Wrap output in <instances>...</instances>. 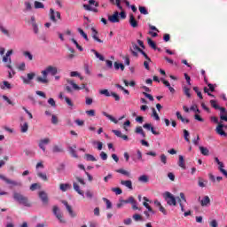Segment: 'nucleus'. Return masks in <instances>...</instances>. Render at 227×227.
Wrapping results in <instances>:
<instances>
[{
    "instance_id": "864d4df0",
    "label": "nucleus",
    "mask_w": 227,
    "mask_h": 227,
    "mask_svg": "<svg viewBox=\"0 0 227 227\" xmlns=\"http://www.w3.org/2000/svg\"><path fill=\"white\" fill-rule=\"evenodd\" d=\"M37 176H39V178H42L43 182H47L49 180V178L47 177V174H43L42 172L38 173Z\"/></svg>"
},
{
    "instance_id": "473e14b6",
    "label": "nucleus",
    "mask_w": 227,
    "mask_h": 227,
    "mask_svg": "<svg viewBox=\"0 0 227 227\" xmlns=\"http://www.w3.org/2000/svg\"><path fill=\"white\" fill-rule=\"evenodd\" d=\"M184 140L186 141V143H191V134L189 133V131L187 129H184Z\"/></svg>"
},
{
    "instance_id": "0e129e2a",
    "label": "nucleus",
    "mask_w": 227,
    "mask_h": 227,
    "mask_svg": "<svg viewBox=\"0 0 227 227\" xmlns=\"http://www.w3.org/2000/svg\"><path fill=\"white\" fill-rule=\"evenodd\" d=\"M85 196L89 199L91 200L93 198V192L87 190L85 192Z\"/></svg>"
},
{
    "instance_id": "69168bd1",
    "label": "nucleus",
    "mask_w": 227,
    "mask_h": 227,
    "mask_svg": "<svg viewBox=\"0 0 227 227\" xmlns=\"http://www.w3.org/2000/svg\"><path fill=\"white\" fill-rule=\"evenodd\" d=\"M65 100L67 106H69V107H74V103L72 102V99H70L68 97H66Z\"/></svg>"
},
{
    "instance_id": "ddd939ff",
    "label": "nucleus",
    "mask_w": 227,
    "mask_h": 227,
    "mask_svg": "<svg viewBox=\"0 0 227 227\" xmlns=\"http://www.w3.org/2000/svg\"><path fill=\"white\" fill-rule=\"evenodd\" d=\"M223 129H224V124L218 123V125L215 129V132H216V134H219V136H224V137H226L227 134L224 132V130Z\"/></svg>"
},
{
    "instance_id": "a18cd8bd",
    "label": "nucleus",
    "mask_w": 227,
    "mask_h": 227,
    "mask_svg": "<svg viewBox=\"0 0 227 227\" xmlns=\"http://www.w3.org/2000/svg\"><path fill=\"white\" fill-rule=\"evenodd\" d=\"M112 192H115L117 196L123 193V191L120 187L112 188Z\"/></svg>"
},
{
    "instance_id": "ea45409f",
    "label": "nucleus",
    "mask_w": 227,
    "mask_h": 227,
    "mask_svg": "<svg viewBox=\"0 0 227 227\" xmlns=\"http://www.w3.org/2000/svg\"><path fill=\"white\" fill-rule=\"evenodd\" d=\"M85 159L86 160L88 161H90V162H97V158H95V156L91 155V154H85Z\"/></svg>"
},
{
    "instance_id": "4c0bfd02",
    "label": "nucleus",
    "mask_w": 227,
    "mask_h": 227,
    "mask_svg": "<svg viewBox=\"0 0 227 227\" xmlns=\"http://www.w3.org/2000/svg\"><path fill=\"white\" fill-rule=\"evenodd\" d=\"M116 173H121V175H124V176H128L129 178L130 176V172L123 169V168H119L116 170Z\"/></svg>"
},
{
    "instance_id": "6e6552de",
    "label": "nucleus",
    "mask_w": 227,
    "mask_h": 227,
    "mask_svg": "<svg viewBox=\"0 0 227 227\" xmlns=\"http://www.w3.org/2000/svg\"><path fill=\"white\" fill-rule=\"evenodd\" d=\"M67 82H68V84L73 86V89H74L75 90H86L87 92L90 91V89L86 88V84H84V83L82 85V87H79V85L74 83L73 80H67Z\"/></svg>"
},
{
    "instance_id": "680f3d73",
    "label": "nucleus",
    "mask_w": 227,
    "mask_h": 227,
    "mask_svg": "<svg viewBox=\"0 0 227 227\" xmlns=\"http://www.w3.org/2000/svg\"><path fill=\"white\" fill-rule=\"evenodd\" d=\"M2 98L7 102L10 106H15V103H12L6 95L2 96Z\"/></svg>"
},
{
    "instance_id": "09e8293b",
    "label": "nucleus",
    "mask_w": 227,
    "mask_h": 227,
    "mask_svg": "<svg viewBox=\"0 0 227 227\" xmlns=\"http://www.w3.org/2000/svg\"><path fill=\"white\" fill-rule=\"evenodd\" d=\"M71 41L73 42V43H74V45L80 51V52H82L84 51L82 46L79 45V43H77V41L75 39L73 38V39H71Z\"/></svg>"
},
{
    "instance_id": "cd10ccee",
    "label": "nucleus",
    "mask_w": 227,
    "mask_h": 227,
    "mask_svg": "<svg viewBox=\"0 0 227 227\" xmlns=\"http://www.w3.org/2000/svg\"><path fill=\"white\" fill-rule=\"evenodd\" d=\"M34 7L35 10H40L45 8V5L42 2L35 1Z\"/></svg>"
},
{
    "instance_id": "603ef678",
    "label": "nucleus",
    "mask_w": 227,
    "mask_h": 227,
    "mask_svg": "<svg viewBox=\"0 0 227 227\" xmlns=\"http://www.w3.org/2000/svg\"><path fill=\"white\" fill-rule=\"evenodd\" d=\"M138 10L142 15H148V10H146V7L145 6H139Z\"/></svg>"
},
{
    "instance_id": "b1692460",
    "label": "nucleus",
    "mask_w": 227,
    "mask_h": 227,
    "mask_svg": "<svg viewBox=\"0 0 227 227\" xmlns=\"http://www.w3.org/2000/svg\"><path fill=\"white\" fill-rule=\"evenodd\" d=\"M103 116H106V118H107L108 120H110V121H113V123H118V120H116L114 117H113V115L107 114V112H103L102 113Z\"/></svg>"
},
{
    "instance_id": "e433bc0d",
    "label": "nucleus",
    "mask_w": 227,
    "mask_h": 227,
    "mask_svg": "<svg viewBox=\"0 0 227 227\" xmlns=\"http://www.w3.org/2000/svg\"><path fill=\"white\" fill-rule=\"evenodd\" d=\"M91 52H94L96 58H98V59H99L100 61H106V58H104L102 54L98 53L97 50H91Z\"/></svg>"
},
{
    "instance_id": "a211bd4d",
    "label": "nucleus",
    "mask_w": 227,
    "mask_h": 227,
    "mask_svg": "<svg viewBox=\"0 0 227 227\" xmlns=\"http://www.w3.org/2000/svg\"><path fill=\"white\" fill-rule=\"evenodd\" d=\"M201 207H209L210 205V197L208 195H206L202 198L200 200Z\"/></svg>"
},
{
    "instance_id": "5fc2aeb1",
    "label": "nucleus",
    "mask_w": 227,
    "mask_h": 227,
    "mask_svg": "<svg viewBox=\"0 0 227 227\" xmlns=\"http://www.w3.org/2000/svg\"><path fill=\"white\" fill-rule=\"evenodd\" d=\"M136 201L134 197H129V199L123 200H121V203H130L131 205Z\"/></svg>"
},
{
    "instance_id": "6ab92c4d",
    "label": "nucleus",
    "mask_w": 227,
    "mask_h": 227,
    "mask_svg": "<svg viewBox=\"0 0 227 227\" xmlns=\"http://www.w3.org/2000/svg\"><path fill=\"white\" fill-rule=\"evenodd\" d=\"M73 189H74L75 192H77V194H79L80 196H84V192L81 190L79 184H77L76 182L73 183Z\"/></svg>"
},
{
    "instance_id": "4d7b16f0",
    "label": "nucleus",
    "mask_w": 227,
    "mask_h": 227,
    "mask_svg": "<svg viewBox=\"0 0 227 227\" xmlns=\"http://www.w3.org/2000/svg\"><path fill=\"white\" fill-rule=\"evenodd\" d=\"M100 95H105V97H111V93L109 92V90L107 89L105 90H101L99 91Z\"/></svg>"
},
{
    "instance_id": "de8ad7c7",
    "label": "nucleus",
    "mask_w": 227,
    "mask_h": 227,
    "mask_svg": "<svg viewBox=\"0 0 227 227\" xmlns=\"http://www.w3.org/2000/svg\"><path fill=\"white\" fill-rule=\"evenodd\" d=\"M103 201H105L107 209L113 208V203L107 198H103Z\"/></svg>"
},
{
    "instance_id": "3c124183",
    "label": "nucleus",
    "mask_w": 227,
    "mask_h": 227,
    "mask_svg": "<svg viewBox=\"0 0 227 227\" xmlns=\"http://www.w3.org/2000/svg\"><path fill=\"white\" fill-rule=\"evenodd\" d=\"M211 107L214 109H220L219 105H217V101L215 99H211L210 100Z\"/></svg>"
},
{
    "instance_id": "7c9ffc66",
    "label": "nucleus",
    "mask_w": 227,
    "mask_h": 227,
    "mask_svg": "<svg viewBox=\"0 0 227 227\" xmlns=\"http://www.w3.org/2000/svg\"><path fill=\"white\" fill-rule=\"evenodd\" d=\"M200 151L202 155H205V156L210 155V151L207 147L200 146Z\"/></svg>"
},
{
    "instance_id": "e2e57ef3",
    "label": "nucleus",
    "mask_w": 227,
    "mask_h": 227,
    "mask_svg": "<svg viewBox=\"0 0 227 227\" xmlns=\"http://www.w3.org/2000/svg\"><path fill=\"white\" fill-rule=\"evenodd\" d=\"M133 219H134V221H143V216H141V215H139V214H135L134 215H133Z\"/></svg>"
},
{
    "instance_id": "c9c22d12",
    "label": "nucleus",
    "mask_w": 227,
    "mask_h": 227,
    "mask_svg": "<svg viewBox=\"0 0 227 227\" xmlns=\"http://www.w3.org/2000/svg\"><path fill=\"white\" fill-rule=\"evenodd\" d=\"M110 3H112V4H115L119 10H123V7L121 6V0H110Z\"/></svg>"
},
{
    "instance_id": "a19ab883",
    "label": "nucleus",
    "mask_w": 227,
    "mask_h": 227,
    "mask_svg": "<svg viewBox=\"0 0 227 227\" xmlns=\"http://www.w3.org/2000/svg\"><path fill=\"white\" fill-rule=\"evenodd\" d=\"M209 180H211V182L213 183H215V180L216 182H221V180H223V176H217L216 179H215V176H214V175L212 174H209Z\"/></svg>"
},
{
    "instance_id": "2eb2a0df",
    "label": "nucleus",
    "mask_w": 227,
    "mask_h": 227,
    "mask_svg": "<svg viewBox=\"0 0 227 227\" xmlns=\"http://www.w3.org/2000/svg\"><path fill=\"white\" fill-rule=\"evenodd\" d=\"M39 198L43 203V205H49V197L45 193V192H39Z\"/></svg>"
},
{
    "instance_id": "338daca9",
    "label": "nucleus",
    "mask_w": 227,
    "mask_h": 227,
    "mask_svg": "<svg viewBox=\"0 0 227 227\" xmlns=\"http://www.w3.org/2000/svg\"><path fill=\"white\" fill-rule=\"evenodd\" d=\"M48 104H50V106H51V107H56V101L52 98H50L48 99Z\"/></svg>"
},
{
    "instance_id": "393cba45",
    "label": "nucleus",
    "mask_w": 227,
    "mask_h": 227,
    "mask_svg": "<svg viewBox=\"0 0 227 227\" xmlns=\"http://www.w3.org/2000/svg\"><path fill=\"white\" fill-rule=\"evenodd\" d=\"M179 168H181L182 169H185V160H184V156L183 155H179V160L177 162Z\"/></svg>"
},
{
    "instance_id": "1a4fd4ad",
    "label": "nucleus",
    "mask_w": 227,
    "mask_h": 227,
    "mask_svg": "<svg viewBox=\"0 0 227 227\" xmlns=\"http://www.w3.org/2000/svg\"><path fill=\"white\" fill-rule=\"evenodd\" d=\"M49 143H51V138H43L39 140L38 146L41 150H43V152H45V145H49Z\"/></svg>"
},
{
    "instance_id": "aec40b11",
    "label": "nucleus",
    "mask_w": 227,
    "mask_h": 227,
    "mask_svg": "<svg viewBox=\"0 0 227 227\" xmlns=\"http://www.w3.org/2000/svg\"><path fill=\"white\" fill-rule=\"evenodd\" d=\"M121 184L122 185H124V187H127L128 189H129V191H132V189H134L132 187V181L131 180H121Z\"/></svg>"
},
{
    "instance_id": "72a5a7b5",
    "label": "nucleus",
    "mask_w": 227,
    "mask_h": 227,
    "mask_svg": "<svg viewBox=\"0 0 227 227\" xmlns=\"http://www.w3.org/2000/svg\"><path fill=\"white\" fill-rule=\"evenodd\" d=\"M0 31L5 36H10V31L6 29V27H4V26H3L2 23H0Z\"/></svg>"
},
{
    "instance_id": "423d86ee",
    "label": "nucleus",
    "mask_w": 227,
    "mask_h": 227,
    "mask_svg": "<svg viewBox=\"0 0 227 227\" xmlns=\"http://www.w3.org/2000/svg\"><path fill=\"white\" fill-rule=\"evenodd\" d=\"M27 77L21 76L20 79L21 81H23V84H30L31 81H33L35 79V77H36V74L35 73H28L27 74Z\"/></svg>"
},
{
    "instance_id": "4468645a",
    "label": "nucleus",
    "mask_w": 227,
    "mask_h": 227,
    "mask_svg": "<svg viewBox=\"0 0 227 227\" xmlns=\"http://www.w3.org/2000/svg\"><path fill=\"white\" fill-rule=\"evenodd\" d=\"M52 153H65V149L63 145H54L51 148Z\"/></svg>"
},
{
    "instance_id": "58836bf2",
    "label": "nucleus",
    "mask_w": 227,
    "mask_h": 227,
    "mask_svg": "<svg viewBox=\"0 0 227 227\" xmlns=\"http://www.w3.org/2000/svg\"><path fill=\"white\" fill-rule=\"evenodd\" d=\"M114 65L115 70H120V68H121V72H123V70H125V66L121 63L114 62Z\"/></svg>"
},
{
    "instance_id": "c756f323",
    "label": "nucleus",
    "mask_w": 227,
    "mask_h": 227,
    "mask_svg": "<svg viewBox=\"0 0 227 227\" xmlns=\"http://www.w3.org/2000/svg\"><path fill=\"white\" fill-rule=\"evenodd\" d=\"M1 90H12V84L10 82L4 81L3 84L0 85Z\"/></svg>"
},
{
    "instance_id": "79ce46f5",
    "label": "nucleus",
    "mask_w": 227,
    "mask_h": 227,
    "mask_svg": "<svg viewBox=\"0 0 227 227\" xmlns=\"http://www.w3.org/2000/svg\"><path fill=\"white\" fill-rule=\"evenodd\" d=\"M138 182H142L143 184H148V176L142 175L138 177Z\"/></svg>"
},
{
    "instance_id": "c03bdc74",
    "label": "nucleus",
    "mask_w": 227,
    "mask_h": 227,
    "mask_svg": "<svg viewBox=\"0 0 227 227\" xmlns=\"http://www.w3.org/2000/svg\"><path fill=\"white\" fill-rule=\"evenodd\" d=\"M20 127H21V132L24 134L27 132L29 129V124L27 122H25L24 124H21Z\"/></svg>"
},
{
    "instance_id": "bf43d9fd",
    "label": "nucleus",
    "mask_w": 227,
    "mask_h": 227,
    "mask_svg": "<svg viewBox=\"0 0 227 227\" xmlns=\"http://www.w3.org/2000/svg\"><path fill=\"white\" fill-rule=\"evenodd\" d=\"M25 12H31L33 10V6H31V3L25 2Z\"/></svg>"
},
{
    "instance_id": "f03ea898",
    "label": "nucleus",
    "mask_w": 227,
    "mask_h": 227,
    "mask_svg": "<svg viewBox=\"0 0 227 227\" xmlns=\"http://www.w3.org/2000/svg\"><path fill=\"white\" fill-rule=\"evenodd\" d=\"M163 198L165 201H167V204L169 205V207H176V199H175V196H173L171 192H166L163 195Z\"/></svg>"
},
{
    "instance_id": "774afa93",
    "label": "nucleus",
    "mask_w": 227,
    "mask_h": 227,
    "mask_svg": "<svg viewBox=\"0 0 227 227\" xmlns=\"http://www.w3.org/2000/svg\"><path fill=\"white\" fill-rule=\"evenodd\" d=\"M209 226H210V227H217V226H219V224L217 223V220H212V221L209 223Z\"/></svg>"
},
{
    "instance_id": "f8f14e48",
    "label": "nucleus",
    "mask_w": 227,
    "mask_h": 227,
    "mask_svg": "<svg viewBox=\"0 0 227 227\" xmlns=\"http://www.w3.org/2000/svg\"><path fill=\"white\" fill-rule=\"evenodd\" d=\"M143 127L146 129V130H151L152 134H153L154 136H159L160 135V132L156 131L155 128H153V126H152V124L150 123H145L143 125Z\"/></svg>"
},
{
    "instance_id": "6e6d98bb",
    "label": "nucleus",
    "mask_w": 227,
    "mask_h": 227,
    "mask_svg": "<svg viewBox=\"0 0 227 227\" xmlns=\"http://www.w3.org/2000/svg\"><path fill=\"white\" fill-rule=\"evenodd\" d=\"M23 55L25 56V58H27L29 61H33V54H31V52L24 51Z\"/></svg>"
},
{
    "instance_id": "20e7f679",
    "label": "nucleus",
    "mask_w": 227,
    "mask_h": 227,
    "mask_svg": "<svg viewBox=\"0 0 227 227\" xmlns=\"http://www.w3.org/2000/svg\"><path fill=\"white\" fill-rule=\"evenodd\" d=\"M53 215L59 221L61 224H65L67 223V220L63 218V214H61V210H59V207L58 206H53L52 207Z\"/></svg>"
},
{
    "instance_id": "c85d7f7f",
    "label": "nucleus",
    "mask_w": 227,
    "mask_h": 227,
    "mask_svg": "<svg viewBox=\"0 0 227 227\" xmlns=\"http://www.w3.org/2000/svg\"><path fill=\"white\" fill-rule=\"evenodd\" d=\"M36 82H41L42 84H49V79L43 76H37Z\"/></svg>"
},
{
    "instance_id": "bb28decb",
    "label": "nucleus",
    "mask_w": 227,
    "mask_h": 227,
    "mask_svg": "<svg viewBox=\"0 0 227 227\" xmlns=\"http://www.w3.org/2000/svg\"><path fill=\"white\" fill-rule=\"evenodd\" d=\"M135 132L136 134H140L142 137H146V133H145V130H143L141 126L137 127Z\"/></svg>"
},
{
    "instance_id": "052dcab7",
    "label": "nucleus",
    "mask_w": 227,
    "mask_h": 227,
    "mask_svg": "<svg viewBox=\"0 0 227 227\" xmlns=\"http://www.w3.org/2000/svg\"><path fill=\"white\" fill-rule=\"evenodd\" d=\"M184 93L188 97V98H191V89L187 87H184Z\"/></svg>"
},
{
    "instance_id": "0eeeda50",
    "label": "nucleus",
    "mask_w": 227,
    "mask_h": 227,
    "mask_svg": "<svg viewBox=\"0 0 227 227\" xmlns=\"http://www.w3.org/2000/svg\"><path fill=\"white\" fill-rule=\"evenodd\" d=\"M109 22L112 24H116L120 22V13L118 12H114L113 15L108 16Z\"/></svg>"
},
{
    "instance_id": "7ed1b4c3",
    "label": "nucleus",
    "mask_w": 227,
    "mask_h": 227,
    "mask_svg": "<svg viewBox=\"0 0 227 227\" xmlns=\"http://www.w3.org/2000/svg\"><path fill=\"white\" fill-rule=\"evenodd\" d=\"M91 6H96V8H93ZM84 10L87 12H94V13H98V2L95 0H89V4H83Z\"/></svg>"
},
{
    "instance_id": "9d476101",
    "label": "nucleus",
    "mask_w": 227,
    "mask_h": 227,
    "mask_svg": "<svg viewBox=\"0 0 227 227\" xmlns=\"http://www.w3.org/2000/svg\"><path fill=\"white\" fill-rule=\"evenodd\" d=\"M61 203L65 205L69 215H71L72 217H75L77 215H75V213H74V209H72V206H69L67 200H62Z\"/></svg>"
},
{
    "instance_id": "f257e3e1",
    "label": "nucleus",
    "mask_w": 227,
    "mask_h": 227,
    "mask_svg": "<svg viewBox=\"0 0 227 227\" xmlns=\"http://www.w3.org/2000/svg\"><path fill=\"white\" fill-rule=\"evenodd\" d=\"M12 198L15 201H17V203H19V205H23V207H27L28 208L33 207V203L31 200H29V198L20 192H14Z\"/></svg>"
},
{
    "instance_id": "a878e982",
    "label": "nucleus",
    "mask_w": 227,
    "mask_h": 227,
    "mask_svg": "<svg viewBox=\"0 0 227 227\" xmlns=\"http://www.w3.org/2000/svg\"><path fill=\"white\" fill-rule=\"evenodd\" d=\"M3 61H4V63H8V61H9V64L6 67H7V68H10V70H12V65H11L12 64V58L5 55L3 58Z\"/></svg>"
},
{
    "instance_id": "2f4dec72",
    "label": "nucleus",
    "mask_w": 227,
    "mask_h": 227,
    "mask_svg": "<svg viewBox=\"0 0 227 227\" xmlns=\"http://www.w3.org/2000/svg\"><path fill=\"white\" fill-rule=\"evenodd\" d=\"M147 43L152 49L157 51V44L155 43V42H153V40H152V38H147Z\"/></svg>"
},
{
    "instance_id": "9b49d317",
    "label": "nucleus",
    "mask_w": 227,
    "mask_h": 227,
    "mask_svg": "<svg viewBox=\"0 0 227 227\" xmlns=\"http://www.w3.org/2000/svg\"><path fill=\"white\" fill-rule=\"evenodd\" d=\"M61 203L65 205L69 215H71L72 217H75L77 215H75V213H74V209H72V206H69L67 200H62Z\"/></svg>"
},
{
    "instance_id": "412c9836",
    "label": "nucleus",
    "mask_w": 227,
    "mask_h": 227,
    "mask_svg": "<svg viewBox=\"0 0 227 227\" xmlns=\"http://www.w3.org/2000/svg\"><path fill=\"white\" fill-rule=\"evenodd\" d=\"M75 148H77V145H73V146H69L68 150H69V153L72 155V157H74V159H77V157H79L77 155V153L75 152Z\"/></svg>"
},
{
    "instance_id": "f3484780",
    "label": "nucleus",
    "mask_w": 227,
    "mask_h": 227,
    "mask_svg": "<svg viewBox=\"0 0 227 227\" xmlns=\"http://www.w3.org/2000/svg\"><path fill=\"white\" fill-rule=\"evenodd\" d=\"M129 25L131 27H137L139 24L137 23V20H136V17H134V14H129Z\"/></svg>"
},
{
    "instance_id": "4be33fe9",
    "label": "nucleus",
    "mask_w": 227,
    "mask_h": 227,
    "mask_svg": "<svg viewBox=\"0 0 227 227\" xmlns=\"http://www.w3.org/2000/svg\"><path fill=\"white\" fill-rule=\"evenodd\" d=\"M59 189L62 191V192H67L68 189H72V185L70 184H60Z\"/></svg>"
},
{
    "instance_id": "5701e85b",
    "label": "nucleus",
    "mask_w": 227,
    "mask_h": 227,
    "mask_svg": "<svg viewBox=\"0 0 227 227\" xmlns=\"http://www.w3.org/2000/svg\"><path fill=\"white\" fill-rule=\"evenodd\" d=\"M46 68L51 75H56V74H58V67H56L48 66Z\"/></svg>"
},
{
    "instance_id": "f704fd0d",
    "label": "nucleus",
    "mask_w": 227,
    "mask_h": 227,
    "mask_svg": "<svg viewBox=\"0 0 227 227\" xmlns=\"http://www.w3.org/2000/svg\"><path fill=\"white\" fill-rule=\"evenodd\" d=\"M50 19L52 22H58V20H56V12H54V9H50Z\"/></svg>"
},
{
    "instance_id": "8fccbe9b",
    "label": "nucleus",
    "mask_w": 227,
    "mask_h": 227,
    "mask_svg": "<svg viewBox=\"0 0 227 227\" xmlns=\"http://www.w3.org/2000/svg\"><path fill=\"white\" fill-rule=\"evenodd\" d=\"M164 59L167 63H169L170 65H175V67H178V64L175 62L174 59H171L168 57H164Z\"/></svg>"
},
{
    "instance_id": "13d9d810",
    "label": "nucleus",
    "mask_w": 227,
    "mask_h": 227,
    "mask_svg": "<svg viewBox=\"0 0 227 227\" xmlns=\"http://www.w3.org/2000/svg\"><path fill=\"white\" fill-rule=\"evenodd\" d=\"M160 162H162V164H168V156H166V154H161L160 156Z\"/></svg>"
},
{
    "instance_id": "39448f33",
    "label": "nucleus",
    "mask_w": 227,
    "mask_h": 227,
    "mask_svg": "<svg viewBox=\"0 0 227 227\" xmlns=\"http://www.w3.org/2000/svg\"><path fill=\"white\" fill-rule=\"evenodd\" d=\"M0 180H3L4 182H5V184H8L9 185H13V187H20V185H22V183L9 179L4 175H1V174H0Z\"/></svg>"
},
{
    "instance_id": "dca6fc26",
    "label": "nucleus",
    "mask_w": 227,
    "mask_h": 227,
    "mask_svg": "<svg viewBox=\"0 0 227 227\" xmlns=\"http://www.w3.org/2000/svg\"><path fill=\"white\" fill-rule=\"evenodd\" d=\"M141 48L137 46L136 43H132V47L130 48V52L135 58H137V52H140Z\"/></svg>"
},
{
    "instance_id": "49530a36",
    "label": "nucleus",
    "mask_w": 227,
    "mask_h": 227,
    "mask_svg": "<svg viewBox=\"0 0 227 227\" xmlns=\"http://www.w3.org/2000/svg\"><path fill=\"white\" fill-rule=\"evenodd\" d=\"M78 33L86 40V42H89L88 35L82 30V28H78Z\"/></svg>"
},
{
    "instance_id": "37998d69",
    "label": "nucleus",
    "mask_w": 227,
    "mask_h": 227,
    "mask_svg": "<svg viewBox=\"0 0 227 227\" xmlns=\"http://www.w3.org/2000/svg\"><path fill=\"white\" fill-rule=\"evenodd\" d=\"M152 111H153V118L154 120H156V121H160V117L159 116V114H157V110H155V108H152Z\"/></svg>"
}]
</instances>
